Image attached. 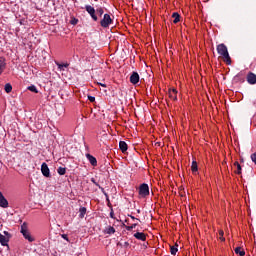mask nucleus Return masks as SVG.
Here are the masks:
<instances>
[{
	"label": "nucleus",
	"instance_id": "obj_1",
	"mask_svg": "<svg viewBox=\"0 0 256 256\" xmlns=\"http://www.w3.org/2000/svg\"><path fill=\"white\" fill-rule=\"evenodd\" d=\"M217 53L222 56V59L227 63V65H231V56H229V51L225 44H219L217 46Z\"/></svg>",
	"mask_w": 256,
	"mask_h": 256
},
{
	"label": "nucleus",
	"instance_id": "obj_2",
	"mask_svg": "<svg viewBox=\"0 0 256 256\" xmlns=\"http://www.w3.org/2000/svg\"><path fill=\"white\" fill-rule=\"evenodd\" d=\"M20 233H22L24 239L29 241V243H33V241H35V238H33V236H31V232H29V228L27 227V223L24 222L21 225Z\"/></svg>",
	"mask_w": 256,
	"mask_h": 256
},
{
	"label": "nucleus",
	"instance_id": "obj_3",
	"mask_svg": "<svg viewBox=\"0 0 256 256\" xmlns=\"http://www.w3.org/2000/svg\"><path fill=\"white\" fill-rule=\"evenodd\" d=\"M100 25L103 27V29H107L110 25H113V19H111V15L104 14L100 21Z\"/></svg>",
	"mask_w": 256,
	"mask_h": 256
},
{
	"label": "nucleus",
	"instance_id": "obj_4",
	"mask_svg": "<svg viewBox=\"0 0 256 256\" xmlns=\"http://www.w3.org/2000/svg\"><path fill=\"white\" fill-rule=\"evenodd\" d=\"M85 10L90 15L91 19H93L94 21H99V18L97 17L96 10H95V8L93 6L86 5L85 6Z\"/></svg>",
	"mask_w": 256,
	"mask_h": 256
},
{
	"label": "nucleus",
	"instance_id": "obj_5",
	"mask_svg": "<svg viewBox=\"0 0 256 256\" xmlns=\"http://www.w3.org/2000/svg\"><path fill=\"white\" fill-rule=\"evenodd\" d=\"M139 195H140V197H147V195H149V185H147L145 183L140 185Z\"/></svg>",
	"mask_w": 256,
	"mask_h": 256
},
{
	"label": "nucleus",
	"instance_id": "obj_6",
	"mask_svg": "<svg viewBox=\"0 0 256 256\" xmlns=\"http://www.w3.org/2000/svg\"><path fill=\"white\" fill-rule=\"evenodd\" d=\"M41 172L44 177H51V171L49 170V166L45 162L41 165Z\"/></svg>",
	"mask_w": 256,
	"mask_h": 256
},
{
	"label": "nucleus",
	"instance_id": "obj_7",
	"mask_svg": "<svg viewBox=\"0 0 256 256\" xmlns=\"http://www.w3.org/2000/svg\"><path fill=\"white\" fill-rule=\"evenodd\" d=\"M234 83H245V72H239L233 78Z\"/></svg>",
	"mask_w": 256,
	"mask_h": 256
},
{
	"label": "nucleus",
	"instance_id": "obj_8",
	"mask_svg": "<svg viewBox=\"0 0 256 256\" xmlns=\"http://www.w3.org/2000/svg\"><path fill=\"white\" fill-rule=\"evenodd\" d=\"M0 207H3V209H7L9 207V201L5 199V196H3V192L0 191Z\"/></svg>",
	"mask_w": 256,
	"mask_h": 256
},
{
	"label": "nucleus",
	"instance_id": "obj_9",
	"mask_svg": "<svg viewBox=\"0 0 256 256\" xmlns=\"http://www.w3.org/2000/svg\"><path fill=\"white\" fill-rule=\"evenodd\" d=\"M130 83H132V85H137V83H139V73L133 72L131 74Z\"/></svg>",
	"mask_w": 256,
	"mask_h": 256
},
{
	"label": "nucleus",
	"instance_id": "obj_10",
	"mask_svg": "<svg viewBox=\"0 0 256 256\" xmlns=\"http://www.w3.org/2000/svg\"><path fill=\"white\" fill-rule=\"evenodd\" d=\"M86 159H88V161L92 165V167H97V158H95L93 155L86 154Z\"/></svg>",
	"mask_w": 256,
	"mask_h": 256
},
{
	"label": "nucleus",
	"instance_id": "obj_11",
	"mask_svg": "<svg viewBox=\"0 0 256 256\" xmlns=\"http://www.w3.org/2000/svg\"><path fill=\"white\" fill-rule=\"evenodd\" d=\"M247 82L250 84V85H255L256 83V75L254 73H249L247 75Z\"/></svg>",
	"mask_w": 256,
	"mask_h": 256
},
{
	"label": "nucleus",
	"instance_id": "obj_12",
	"mask_svg": "<svg viewBox=\"0 0 256 256\" xmlns=\"http://www.w3.org/2000/svg\"><path fill=\"white\" fill-rule=\"evenodd\" d=\"M134 237H135V239H138V241H146L147 240V236L143 232H136L134 234Z\"/></svg>",
	"mask_w": 256,
	"mask_h": 256
},
{
	"label": "nucleus",
	"instance_id": "obj_13",
	"mask_svg": "<svg viewBox=\"0 0 256 256\" xmlns=\"http://www.w3.org/2000/svg\"><path fill=\"white\" fill-rule=\"evenodd\" d=\"M9 243V238H6L5 235L0 233V244L2 245V247H7Z\"/></svg>",
	"mask_w": 256,
	"mask_h": 256
},
{
	"label": "nucleus",
	"instance_id": "obj_14",
	"mask_svg": "<svg viewBox=\"0 0 256 256\" xmlns=\"http://www.w3.org/2000/svg\"><path fill=\"white\" fill-rule=\"evenodd\" d=\"M5 67H7V63L5 62V58L0 57V75L5 71Z\"/></svg>",
	"mask_w": 256,
	"mask_h": 256
},
{
	"label": "nucleus",
	"instance_id": "obj_15",
	"mask_svg": "<svg viewBox=\"0 0 256 256\" xmlns=\"http://www.w3.org/2000/svg\"><path fill=\"white\" fill-rule=\"evenodd\" d=\"M168 95H169L170 99H173L174 101H176V99H177V90H175V89L170 90L168 92Z\"/></svg>",
	"mask_w": 256,
	"mask_h": 256
},
{
	"label": "nucleus",
	"instance_id": "obj_16",
	"mask_svg": "<svg viewBox=\"0 0 256 256\" xmlns=\"http://www.w3.org/2000/svg\"><path fill=\"white\" fill-rule=\"evenodd\" d=\"M119 148L122 151V153H125V151H127V143L125 141H120Z\"/></svg>",
	"mask_w": 256,
	"mask_h": 256
},
{
	"label": "nucleus",
	"instance_id": "obj_17",
	"mask_svg": "<svg viewBox=\"0 0 256 256\" xmlns=\"http://www.w3.org/2000/svg\"><path fill=\"white\" fill-rule=\"evenodd\" d=\"M234 251L236 255L245 256V250H243L241 247H236Z\"/></svg>",
	"mask_w": 256,
	"mask_h": 256
},
{
	"label": "nucleus",
	"instance_id": "obj_18",
	"mask_svg": "<svg viewBox=\"0 0 256 256\" xmlns=\"http://www.w3.org/2000/svg\"><path fill=\"white\" fill-rule=\"evenodd\" d=\"M172 17H173V23H179V21H180V18H181V16L179 15V13H177V12H174L173 14H172Z\"/></svg>",
	"mask_w": 256,
	"mask_h": 256
},
{
	"label": "nucleus",
	"instance_id": "obj_19",
	"mask_svg": "<svg viewBox=\"0 0 256 256\" xmlns=\"http://www.w3.org/2000/svg\"><path fill=\"white\" fill-rule=\"evenodd\" d=\"M56 65H57V67H58V69H59L60 71H65V69H67V67H69V64H68V63H66V64L56 63Z\"/></svg>",
	"mask_w": 256,
	"mask_h": 256
},
{
	"label": "nucleus",
	"instance_id": "obj_20",
	"mask_svg": "<svg viewBox=\"0 0 256 256\" xmlns=\"http://www.w3.org/2000/svg\"><path fill=\"white\" fill-rule=\"evenodd\" d=\"M234 167H236L235 173H237V175H241V164H239V162H235Z\"/></svg>",
	"mask_w": 256,
	"mask_h": 256
},
{
	"label": "nucleus",
	"instance_id": "obj_21",
	"mask_svg": "<svg viewBox=\"0 0 256 256\" xmlns=\"http://www.w3.org/2000/svg\"><path fill=\"white\" fill-rule=\"evenodd\" d=\"M79 217L81 218V219H83V217H85V214L87 213V208H85V207H81L80 208V210H79Z\"/></svg>",
	"mask_w": 256,
	"mask_h": 256
},
{
	"label": "nucleus",
	"instance_id": "obj_22",
	"mask_svg": "<svg viewBox=\"0 0 256 256\" xmlns=\"http://www.w3.org/2000/svg\"><path fill=\"white\" fill-rule=\"evenodd\" d=\"M105 233H107L108 235H113V233H115V228L113 226H109L108 228H106Z\"/></svg>",
	"mask_w": 256,
	"mask_h": 256
},
{
	"label": "nucleus",
	"instance_id": "obj_23",
	"mask_svg": "<svg viewBox=\"0 0 256 256\" xmlns=\"http://www.w3.org/2000/svg\"><path fill=\"white\" fill-rule=\"evenodd\" d=\"M177 251H179V249L177 248V245L170 247L171 255H177Z\"/></svg>",
	"mask_w": 256,
	"mask_h": 256
},
{
	"label": "nucleus",
	"instance_id": "obj_24",
	"mask_svg": "<svg viewBox=\"0 0 256 256\" xmlns=\"http://www.w3.org/2000/svg\"><path fill=\"white\" fill-rule=\"evenodd\" d=\"M6 93H11V91H13V86H11V84L7 83L4 87Z\"/></svg>",
	"mask_w": 256,
	"mask_h": 256
},
{
	"label": "nucleus",
	"instance_id": "obj_25",
	"mask_svg": "<svg viewBox=\"0 0 256 256\" xmlns=\"http://www.w3.org/2000/svg\"><path fill=\"white\" fill-rule=\"evenodd\" d=\"M103 13H105V10H103V8H97L96 9V15H98L99 17H103Z\"/></svg>",
	"mask_w": 256,
	"mask_h": 256
},
{
	"label": "nucleus",
	"instance_id": "obj_26",
	"mask_svg": "<svg viewBox=\"0 0 256 256\" xmlns=\"http://www.w3.org/2000/svg\"><path fill=\"white\" fill-rule=\"evenodd\" d=\"M28 91H31L32 93H39V91L37 90V87L35 85L29 86Z\"/></svg>",
	"mask_w": 256,
	"mask_h": 256
},
{
	"label": "nucleus",
	"instance_id": "obj_27",
	"mask_svg": "<svg viewBox=\"0 0 256 256\" xmlns=\"http://www.w3.org/2000/svg\"><path fill=\"white\" fill-rule=\"evenodd\" d=\"M191 169H192L193 173H197L198 168H197V162L196 161L192 162Z\"/></svg>",
	"mask_w": 256,
	"mask_h": 256
},
{
	"label": "nucleus",
	"instance_id": "obj_28",
	"mask_svg": "<svg viewBox=\"0 0 256 256\" xmlns=\"http://www.w3.org/2000/svg\"><path fill=\"white\" fill-rule=\"evenodd\" d=\"M57 173H59L60 175H65V173H67V170L63 167H59Z\"/></svg>",
	"mask_w": 256,
	"mask_h": 256
},
{
	"label": "nucleus",
	"instance_id": "obj_29",
	"mask_svg": "<svg viewBox=\"0 0 256 256\" xmlns=\"http://www.w3.org/2000/svg\"><path fill=\"white\" fill-rule=\"evenodd\" d=\"M137 227V223L132 224L131 226H126V231H133Z\"/></svg>",
	"mask_w": 256,
	"mask_h": 256
},
{
	"label": "nucleus",
	"instance_id": "obj_30",
	"mask_svg": "<svg viewBox=\"0 0 256 256\" xmlns=\"http://www.w3.org/2000/svg\"><path fill=\"white\" fill-rule=\"evenodd\" d=\"M91 182H92L93 184H95L96 187H99V189H101V191H103V187H101V185H99V183H97V181H95V178H91Z\"/></svg>",
	"mask_w": 256,
	"mask_h": 256
},
{
	"label": "nucleus",
	"instance_id": "obj_31",
	"mask_svg": "<svg viewBox=\"0 0 256 256\" xmlns=\"http://www.w3.org/2000/svg\"><path fill=\"white\" fill-rule=\"evenodd\" d=\"M220 240L225 241V237H223L224 232L222 230L219 231Z\"/></svg>",
	"mask_w": 256,
	"mask_h": 256
},
{
	"label": "nucleus",
	"instance_id": "obj_32",
	"mask_svg": "<svg viewBox=\"0 0 256 256\" xmlns=\"http://www.w3.org/2000/svg\"><path fill=\"white\" fill-rule=\"evenodd\" d=\"M88 100H89L91 103H95V96H88Z\"/></svg>",
	"mask_w": 256,
	"mask_h": 256
},
{
	"label": "nucleus",
	"instance_id": "obj_33",
	"mask_svg": "<svg viewBox=\"0 0 256 256\" xmlns=\"http://www.w3.org/2000/svg\"><path fill=\"white\" fill-rule=\"evenodd\" d=\"M128 217H131L133 219V221H139V219L135 218V216H133V215H128Z\"/></svg>",
	"mask_w": 256,
	"mask_h": 256
},
{
	"label": "nucleus",
	"instance_id": "obj_34",
	"mask_svg": "<svg viewBox=\"0 0 256 256\" xmlns=\"http://www.w3.org/2000/svg\"><path fill=\"white\" fill-rule=\"evenodd\" d=\"M98 85H101V87H107V84L98 83Z\"/></svg>",
	"mask_w": 256,
	"mask_h": 256
},
{
	"label": "nucleus",
	"instance_id": "obj_35",
	"mask_svg": "<svg viewBox=\"0 0 256 256\" xmlns=\"http://www.w3.org/2000/svg\"><path fill=\"white\" fill-rule=\"evenodd\" d=\"M110 217H112V218H113V212H111V213H110Z\"/></svg>",
	"mask_w": 256,
	"mask_h": 256
},
{
	"label": "nucleus",
	"instance_id": "obj_36",
	"mask_svg": "<svg viewBox=\"0 0 256 256\" xmlns=\"http://www.w3.org/2000/svg\"><path fill=\"white\" fill-rule=\"evenodd\" d=\"M137 213H141V210H137Z\"/></svg>",
	"mask_w": 256,
	"mask_h": 256
},
{
	"label": "nucleus",
	"instance_id": "obj_37",
	"mask_svg": "<svg viewBox=\"0 0 256 256\" xmlns=\"http://www.w3.org/2000/svg\"><path fill=\"white\" fill-rule=\"evenodd\" d=\"M0 127H1V121H0Z\"/></svg>",
	"mask_w": 256,
	"mask_h": 256
}]
</instances>
